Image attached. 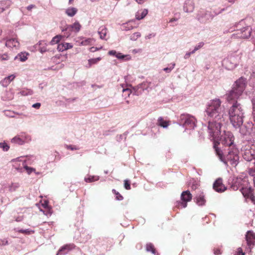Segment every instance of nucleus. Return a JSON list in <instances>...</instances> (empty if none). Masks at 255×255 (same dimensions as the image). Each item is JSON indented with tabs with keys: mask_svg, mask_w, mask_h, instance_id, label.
<instances>
[{
	"mask_svg": "<svg viewBox=\"0 0 255 255\" xmlns=\"http://www.w3.org/2000/svg\"><path fill=\"white\" fill-rule=\"evenodd\" d=\"M19 161V158H16V159H13V160H12V161L13 162H15V163H16V162H17V161Z\"/></svg>",
	"mask_w": 255,
	"mask_h": 255,
	"instance_id": "4d7b16f0",
	"label": "nucleus"
},
{
	"mask_svg": "<svg viewBox=\"0 0 255 255\" xmlns=\"http://www.w3.org/2000/svg\"><path fill=\"white\" fill-rule=\"evenodd\" d=\"M41 211H43V213L47 216H50L52 213V209L50 207L48 206L47 208L44 209V210H40Z\"/></svg>",
	"mask_w": 255,
	"mask_h": 255,
	"instance_id": "c756f323",
	"label": "nucleus"
},
{
	"mask_svg": "<svg viewBox=\"0 0 255 255\" xmlns=\"http://www.w3.org/2000/svg\"><path fill=\"white\" fill-rule=\"evenodd\" d=\"M15 77L14 75L8 76L1 80L0 83L3 87H6L14 79Z\"/></svg>",
	"mask_w": 255,
	"mask_h": 255,
	"instance_id": "dca6fc26",
	"label": "nucleus"
},
{
	"mask_svg": "<svg viewBox=\"0 0 255 255\" xmlns=\"http://www.w3.org/2000/svg\"><path fill=\"white\" fill-rule=\"evenodd\" d=\"M192 195L189 191L182 192L181 194V201H177L176 207L178 208H184L187 206V202L191 201Z\"/></svg>",
	"mask_w": 255,
	"mask_h": 255,
	"instance_id": "0eeeda50",
	"label": "nucleus"
},
{
	"mask_svg": "<svg viewBox=\"0 0 255 255\" xmlns=\"http://www.w3.org/2000/svg\"><path fill=\"white\" fill-rule=\"evenodd\" d=\"M191 54V53H190V52L187 53L185 55V56H184V58H185V59L188 58L190 56Z\"/></svg>",
	"mask_w": 255,
	"mask_h": 255,
	"instance_id": "603ef678",
	"label": "nucleus"
},
{
	"mask_svg": "<svg viewBox=\"0 0 255 255\" xmlns=\"http://www.w3.org/2000/svg\"><path fill=\"white\" fill-rule=\"evenodd\" d=\"M206 200L204 198L203 193H201L196 197V203L199 206H202L205 204Z\"/></svg>",
	"mask_w": 255,
	"mask_h": 255,
	"instance_id": "a211bd4d",
	"label": "nucleus"
},
{
	"mask_svg": "<svg viewBox=\"0 0 255 255\" xmlns=\"http://www.w3.org/2000/svg\"><path fill=\"white\" fill-rule=\"evenodd\" d=\"M24 162L23 163L24 168L26 170L27 173L30 174L32 172L35 171V169L33 168L29 167L27 165H24Z\"/></svg>",
	"mask_w": 255,
	"mask_h": 255,
	"instance_id": "7c9ffc66",
	"label": "nucleus"
},
{
	"mask_svg": "<svg viewBox=\"0 0 255 255\" xmlns=\"http://www.w3.org/2000/svg\"><path fill=\"white\" fill-rule=\"evenodd\" d=\"M74 0H69V3L70 4L72 3V2Z\"/></svg>",
	"mask_w": 255,
	"mask_h": 255,
	"instance_id": "052dcab7",
	"label": "nucleus"
},
{
	"mask_svg": "<svg viewBox=\"0 0 255 255\" xmlns=\"http://www.w3.org/2000/svg\"><path fill=\"white\" fill-rule=\"evenodd\" d=\"M112 192L117 195L116 199L117 200H122L123 199V197L115 189H113Z\"/></svg>",
	"mask_w": 255,
	"mask_h": 255,
	"instance_id": "72a5a7b5",
	"label": "nucleus"
},
{
	"mask_svg": "<svg viewBox=\"0 0 255 255\" xmlns=\"http://www.w3.org/2000/svg\"><path fill=\"white\" fill-rule=\"evenodd\" d=\"M124 187L127 190L130 189V182L128 180H124Z\"/></svg>",
	"mask_w": 255,
	"mask_h": 255,
	"instance_id": "473e14b6",
	"label": "nucleus"
},
{
	"mask_svg": "<svg viewBox=\"0 0 255 255\" xmlns=\"http://www.w3.org/2000/svg\"><path fill=\"white\" fill-rule=\"evenodd\" d=\"M253 180H254V184H255V176L254 177V178L253 179Z\"/></svg>",
	"mask_w": 255,
	"mask_h": 255,
	"instance_id": "680f3d73",
	"label": "nucleus"
},
{
	"mask_svg": "<svg viewBox=\"0 0 255 255\" xmlns=\"http://www.w3.org/2000/svg\"><path fill=\"white\" fill-rule=\"evenodd\" d=\"M177 20V18H171L170 20H169V22H172L174 21H176Z\"/></svg>",
	"mask_w": 255,
	"mask_h": 255,
	"instance_id": "6e6d98bb",
	"label": "nucleus"
},
{
	"mask_svg": "<svg viewBox=\"0 0 255 255\" xmlns=\"http://www.w3.org/2000/svg\"><path fill=\"white\" fill-rule=\"evenodd\" d=\"M157 125L163 128H167L169 125V123L164 121L162 117H159L157 120Z\"/></svg>",
	"mask_w": 255,
	"mask_h": 255,
	"instance_id": "4be33fe9",
	"label": "nucleus"
},
{
	"mask_svg": "<svg viewBox=\"0 0 255 255\" xmlns=\"http://www.w3.org/2000/svg\"><path fill=\"white\" fill-rule=\"evenodd\" d=\"M101 60V57H98L97 58H92L88 60V68L91 67V66L93 64H97L99 61Z\"/></svg>",
	"mask_w": 255,
	"mask_h": 255,
	"instance_id": "a878e982",
	"label": "nucleus"
},
{
	"mask_svg": "<svg viewBox=\"0 0 255 255\" xmlns=\"http://www.w3.org/2000/svg\"><path fill=\"white\" fill-rule=\"evenodd\" d=\"M245 254L243 252L242 248H239L237 249V253L235 255H245Z\"/></svg>",
	"mask_w": 255,
	"mask_h": 255,
	"instance_id": "58836bf2",
	"label": "nucleus"
},
{
	"mask_svg": "<svg viewBox=\"0 0 255 255\" xmlns=\"http://www.w3.org/2000/svg\"><path fill=\"white\" fill-rule=\"evenodd\" d=\"M0 59L2 61L7 60L9 59V57L7 54H3L1 55Z\"/></svg>",
	"mask_w": 255,
	"mask_h": 255,
	"instance_id": "ea45409f",
	"label": "nucleus"
},
{
	"mask_svg": "<svg viewBox=\"0 0 255 255\" xmlns=\"http://www.w3.org/2000/svg\"><path fill=\"white\" fill-rule=\"evenodd\" d=\"M12 141L18 144H22L24 143V141L19 136H15L13 138Z\"/></svg>",
	"mask_w": 255,
	"mask_h": 255,
	"instance_id": "c85d7f7f",
	"label": "nucleus"
},
{
	"mask_svg": "<svg viewBox=\"0 0 255 255\" xmlns=\"http://www.w3.org/2000/svg\"><path fill=\"white\" fill-rule=\"evenodd\" d=\"M28 55V54L27 53L25 52H21L20 53L18 54L17 56H16L15 57V59L16 58H19V59L22 61L24 62L26 61L27 59V56Z\"/></svg>",
	"mask_w": 255,
	"mask_h": 255,
	"instance_id": "5701e85b",
	"label": "nucleus"
},
{
	"mask_svg": "<svg viewBox=\"0 0 255 255\" xmlns=\"http://www.w3.org/2000/svg\"><path fill=\"white\" fill-rule=\"evenodd\" d=\"M0 148H2L4 151H7L9 146L5 143H0Z\"/></svg>",
	"mask_w": 255,
	"mask_h": 255,
	"instance_id": "f704fd0d",
	"label": "nucleus"
},
{
	"mask_svg": "<svg viewBox=\"0 0 255 255\" xmlns=\"http://www.w3.org/2000/svg\"><path fill=\"white\" fill-rule=\"evenodd\" d=\"M197 51V50H195V48H194V49L192 51L190 52V53H191V54H193V53H194L195 52V51Z\"/></svg>",
	"mask_w": 255,
	"mask_h": 255,
	"instance_id": "bf43d9fd",
	"label": "nucleus"
},
{
	"mask_svg": "<svg viewBox=\"0 0 255 255\" xmlns=\"http://www.w3.org/2000/svg\"><path fill=\"white\" fill-rule=\"evenodd\" d=\"M220 142H215L213 146L215 149L216 155L219 157V159L224 163H226L229 162L230 164L233 166H236L238 163L239 156L238 155V150L234 146L229 148L228 153L226 157H224L222 151L218 147Z\"/></svg>",
	"mask_w": 255,
	"mask_h": 255,
	"instance_id": "7ed1b4c3",
	"label": "nucleus"
},
{
	"mask_svg": "<svg viewBox=\"0 0 255 255\" xmlns=\"http://www.w3.org/2000/svg\"><path fill=\"white\" fill-rule=\"evenodd\" d=\"M16 221L17 222H20L21 221V219L20 218H18L17 219H16Z\"/></svg>",
	"mask_w": 255,
	"mask_h": 255,
	"instance_id": "13d9d810",
	"label": "nucleus"
},
{
	"mask_svg": "<svg viewBox=\"0 0 255 255\" xmlns=\"http://www.w3.org/2000/svg\"><path fill=\"white\" fill-rule=\"evenodd\" d=\"M213 189L218 192H223L226 190V187L223 183L221 178L217 179L213 184Z\"/></svg>",
	"mask_w": 255,
	"mask_h": 255,
	"instance_id": "9b49d317",
	"label": "nucleus"
},
{
	"mask_svg": "<svg viewBox=\"0 0 255 255\" xmlns=\"http://www.w3.org/2000/svg\"><path fill=\"white\" fill-rule=\"evenodd\" d=\"M67 148L68 149H70L71 150H76L77 148L75 147H72L71 145H69V146H67Z\"/></svg>",
	"mask_w": 255,
	"mask_h": 255,
	"instance_id": "864d4df0",
	"label": "nucleus"
},
{
	"mask_svg": "<svg viewBox=\"0 0 255 255\" xmlns=\"http://www.w3.org/2000/svg\"><path fill=\"white\" fill-rule=\"evenodd\" d=\"M98 33L100 36V38L101 39H106L107 33V29L104 26H102L100 27L99 29Z\"/></svg>",
	"mask_w": 255,
	"mask_h": 255,
	"instance_id": "6ab92c4d",
	"label": "nucleus"
},
{
	"mask_svg": "<svg viewBox=\"0 0 255 255\" xmlns=\"http://www.w3.org/2000/svg\"><path fill=\"white\" fill-rule=\"evenodd\" d=\"M73 46V45L70 43H61L58 45L57 50L59 51H63L69 49H71Z\"/></svg>",
	"mask_w": 255,
	"mask_h": 255,
	"instance_id": "2eb2a0df",
	"label": "nucleus"
},
{
	"mask_svg": "<svg viewBox=\"0 0 255 255\" xmlns=\"http://www.w3.org/2000/svg\"><path fill=\"white\" fill-rule=\"evenodd\" d=\"M62 36L60 35H57L54 36L50 42L51 45L58 43L61 39Z\"/></svg>",
	"mask_w": 255,
	"mask_h": 255,
	"instance_id": "cd10ccee",
	"label": "nucleus"
},
{
	"mask_svg": "<svg viewBox=\"0 0 255 255\" xmlns=\"http://www.w3.org/2000/svg\"><path fill=\"white\" fill-rule=\"evenodd\" d=\"M117 52L115 50H111V51H109L108 54L110 55H112V56H116V55L117 54Z\"/></svg>",
	"mask_w": 255,
	"mask_h": 255,
	"instance_id": "de8ad7c7",
	"label": "nucleus"
},
{
	"mask_svg": "<svg viewBox=\"0 0 255 255\" xmlns=\"http://www.w3.org/2000/svg\"><path fill=\"white\" fill-rule=\"evenodd\" d=\"M7 47L17 49L19 47V43L16 38H10L7 39L5 44Z\"/></svg>",
	"mask_w": 255,
	"mask_h": 255,
	"instance_id": "4468645a",
	"label": "nucleus"
},
{
	"mask_svg": "<svg viewBox=\"0 0 255 255\" xmlns=\"http://www.w3.org/2000/svg\"><path fill=\"white\" fill-rule=\"evenodd\" d=\"M241 53L234 52L231 53L223 61V65L228 70H232L235 68L240 63L241 60Z\"/></svg>",
	"mask_w": 255,
	"mask_h": 255,
	"instance_id": "39448f33",
	"label": "nucleus"
},
{
	"mask_svg": "<svg viewBox=\"0 0 255 255\" xmlns=\"http://www.w3.org/2000/svg\"><path fill=\"white\" fill-rule=\"evenodd\" d=\"M146 250L147 252H151L152 254H155L156 253L155 249L152 243H147L146 245Z\"/></svg>",
	"mask_w": 255,
	"mask_h": 255,
	"instance_id": "393cba45",
	"label": "nucleus"
},
{
	"mask_svg": "<svg viewBox=\"0 0 255 255\" xmlns=\"http://www.w3.org/2000/svg\"><path fill=\"white\" fill-rule=\"evenodd\" d=\"M99 179V177L98 176H89L87 178H85V181L86 182H92L98 181Z\"/></svg>",
	"mask_w": 255,
	"mask_h": 255,
	"instance_id": "bb28decb",
	"label": "nucleus"
},
{
	"mask_svg": "<svg viewBox=\"0 0 255 255\" xmlns=\"http://www.w3.org/2000/svg\"><path fill=\"white\" fill-rule=\"evenodd\" d=\"M240 191L245 198L250 199L255 203V197L253 194V190L251 188L249 181H248V184L246 186H244L243 187H242Z\"/></svg>",
	"mask_w": 255,
	"mask_h": 255,
	"instance_id": "1a4fd4ad",
	"label": "nucleus"
},
{
	"mask_svg": "<svg viewBox=\"0 0 255 255\" xmlns=\"http://www.w3.org/2000/svg\"><path fill=\"white\" fill-rule=\"evenodd\" d=\"M42 207L45 209L48 207V202L47 200H44L43 202L41 203Z\"/></svg>",
	"mask_w": 255,
	"mask_h": 255,
	"instance_id": "a19ab883",
	"label": "nucleus"
},
{
	"mask_svg": "<svg viewBox=\"0 0 255 255\" xmlns=\"http://www.w3.org/2000/svg\"><path fill=\"white\" fill-rule=\"evenodd\" d=\"M40 106H41L40 103H37L34 104L32 105V107H33V108H36V109H39V108H40Z\"/></svg>",
	"mask_w": 255,
	"mask_h": 255,
	"instance_id": "49530a36",
	"label": "nucleus"
},
{
	"mask_svg": "<svg viewBox=\"0 0 255 255\" xmlns=\"http://www.w3.org/2000/svg\"><path fill=\"white\" fill-rule=\"evenodd\" d=\"M23 92H24L23 91H22V95H24Z\"/></svg>",
	"mask_w": 255,
	"mask_h": 255,
	"instance_id": "e2e57ef3",
	"label": "nucleus"
},
{
	"mask_svg": "<svg viewBox=\"0 0 255 255\" xmlns=\"http://www.w3.org/2000/svg\"><path fill=\"white\" fill-rule=\"evenodd\" d=\"M246 85V79L241 78L237 80L233 85L232 90L227 96L229 102H234L230 108L228 114L231 123L235 128H239L244 122V113L241 105L237 100L242 94Z\"/></svg>",
	"mask_w": 255,
	"mask_h": 255,
	"instance_id": "f257e3e1",
	"label": "nucleus"
},
{
	"mask_svg": "<svg viewBox=\"0 0 255 255\" xmlns=\"http://www.w3.org/2000/svg\"><path fill=\"white\" fill-rule=\"evenodd\" d=\"M175 65V64H173L172 67H170V68H167H167H164L163 70L165 71L166 72H170L171 71V70L172 69H173Z\"/></svg>",
	"mask_w": 255,
	"mask_h": 255,
	"instance_id": "c03bdc74",
	"label": "nucleus"
},
{
	"mask_svg": "<svg viewBox=\"0 0 255 255\" xmlns=\"http://www.w3.org/2000/svg\"><path fill=\"white\" fill-rule=\"evenodd\" d=\"M78 10L75 7H69L66 10V13L69 16L72 17L76 14Z\"/></svg>",
	"mask_w": 255,
	"mask_h": 255,
	"instance_id": "aec40b11",
	"label": "nucleus"
},
{
	"mask_svg": "<svg viewBox=\"0 0 255 255\" xmlns=\"http://www.w3.org/2000/svg\"><path fill=\"white\" fill-rule=\"evenodd\" d=\"M248 181L249 179L247 177H245L244 178H237L233 182L231 186V188L234 190H237L239 189H240L242 187H243L244 186H246L248 184Z\"/></svg>",
	"mask_w": 255,
	"mask_h": 255,
	"instance_id": "9d476101",
	"label": "nucleus"
},
{
	"mask_svg": "<svg viewBox=\"0 0 255 255\" xmlns=\"http://www.w3.org/2000/svg\"><path fill=\"white\" fill-rule=\"evenodd\" d=\"M204 45V43L203 42H200L198 45L195 47V50H198V49L202 48Z\"/></svg>",
	"mask_w": 255,
	"mask_h": 255,
	"instance_id": "37998d69",
	"label": "nucleus"
},
{
	"mask_svg": "<svg viewBox=\"0 0 255 255\" xmlns=\"http://www.w3.org/2000/svg\"><path fill=\"white\" fill-rule=\"evenodd\" d=\"M180 123L186 127L193 128L196 126L197 120L196 118L188 114H181L180 116Z\"/></svg>",
	"mask_w": 255,
	"mask_h": 255,
	"instance_id": "423d86ee",
	"label": "nucleus"
},
{
	"mask_svg": "<svg viewBox=\"0 0 255 255\" xmlns=\"http://www.w3.org/2000/svg\"><path fill=\"white\" fill-rule=\"evenodd\" d=\"M214 254L216 255H219L222 254L221 250L219 248H216L214 249Z\"/></svg>",
	"mask_w": 255,
	"mask_h": 255,
	"instance_id": "79ce46f5",
	"label": "nucleus"
},
{
	"mask_svg": "<svg viewBox=\"0 0 255 255\" xmlns=\"http://www.w3.org/2000/svg\"><path fill=\"white\" fill-rule=\"evenodd\" d=\"M241 32H242V34L239 37L242 38H247L250 36L251 31L248 28H245L243 31L241 30Z\"/></svg>",
	"mask_w": 255,
	"mask_h": 255,
	"instance_id": "b1692460",
	"label": "nucleus"
},
{
	"mask_svg": "<svg viewBox=\"0 0 255 255\" xmlns=\"http://www.w3.org/2000/svg\"><path fill=\"white\" fill-rule=\"evenodd\" d=\"M35 5L31 4L27 7V9L29 10H30L32 8L34 7Z\"/></svg>",
	"mask_w": 255,
	"mask_h": 255,
	"instance_id": "8fccbe9b",
	"label": "nucleus"
},
{
	"mask_svg": "<svg viewBox=\"0 0 255 255\" xmlns=\"http://www.w3.org/2000/svg\"><path fill=\"white\" fill-rule=\"evenodd\" d=\"M127 103H129L128 101H127Z\"/></svg>",
	"mask_w": 255,
	"mask_h": 255,
	"instance_id": "0e129e2a",
	"label": "nucleus"
},
{
	"mask_svg": "<svg viewBox=\"0 0 255 255\" xmlns=\"http://www.w3.org/2000/svg\"><path fill=\"white\" fill-rule=\"evenodd\" d=\"M136 1L138 3L141 4L143 2L144 0H136Z\"/></svg>",
	"mask_w": 255,
	"mask_h": 255,
	"instance_id": "5fc2aeb1",
	"label": "nucleus"
},
{
	"mask_svg": "<svg viewBox=\"0 0 255 255\" xmlns=\"http://www.w3.org/2000/svg\"><path fill=\"white\" fill-rule=\"evenodd\" d=\"M93 39L91 38H87L81 42V44L83 45H87L90 44L92 41Z\"/></svg>",
	"mask_w": 255,
	"mask_h": 255,
	"instance_id": "2f4dec72",
	"label": "nucleus"
},
{
	"mask_svg": "<svg viewBox=\"0 0 255 255\" xmlns=\"http://www.w3.org/2000/svg\"><path fill=\"white\" fill-rule=\"evenodd\" d=\"M116 57L119 59H123L125 57V56L122 55L121 53H117Z\"/></svg>",
	"mask_w": 255,
	"mask_h": 255,
	"instance_id": "a18cd8bd",
	"label": "nucleus"
},
{
	"mask_svg": "<svg viewBox=\"0 0 255 255\" xmlns=\"http://www.w3.org/2000/svg\"><path fill=\"white\" fill-rule=\"evenodd\" d=\"M81 28V25L79 23V22L78 21H76L73 24L67 25L66 28H65V30L68 31V32H69L68 35H69L71 34L70 33V32L74 31L75 32H78L80 30Z\"/></svg>",
	"mask_w": 255,
	"mask_h": 255,
	"instance_id": "ddd939ff",
	"label": "nucleus"
},
{
	"mask_svg": "<svg viewBox=\"0 0 255 255\" xmlns=\"http://www.w3.org/2000/svg\"><path fill=\"white\" fill-rule=\"evenodd\" d=\"M246 238L249 248L251 250L255 244V234L251 231H248Z\"/></svg>",
	"mask_w": 255,
	"mask_h": 255,
	"instance_id": "f8f14e48",
	"label": "nucleus"
},
{
	"mask_svg": "<svg viewBox=\"0 0 255 255\" xmlns=\"http://www.w3.org/2000/svg\"><path fill=\"white\" fill-rule=\"evenodd\" d=\"M123 93L124 94L125 96H128L129 97L130 95L131 91L129 89L127 88V89H124L123 90Z\"/></svg>",
	"mask_w": 255,
	"mask_h": 255,
	"instance_id": "c9c22d12",
	"label": "nucleus"
},
{
	"mask_svg": "<svg viewBox=\"0 0 255 255\" xmlns=\"http://www.w3.org/2000/svg\"><path fill=\"white\" fill-rule=\"evenodd\" d=\"M219 140L225 146H229L230 148L233 146L234 136L230 131H224Z\"/></svg>",
	"mask_w": 255,
	"mask_h": 255,
	"instance_id": "6e6552de",
	"label": "nucleus"
},
{
	"mask_svg": "<svg viewBox=\"0 0 255 255\" xmlns=\"http://www.w3.org/2000/svg\"><path fill=\"white\" fill-rule=\"evenodd\" d=\"M74 245H66L63 246L59 251L57 255L59 254H66L67 252L74 248Z\"/></svg>",
	"mask_w": 255,
	"mask_h": 255,
	"instance_id": "f3484780",
	"label": "nucleus"
},
{
	"mask_svg": "<svg viewBox=\"0 0 255 255\" xmlns=\"http://www.w3.org/2000/svg\"><path fill=\"white\" fill-rule=\"evenodd\" d=\"M208 131L210 137L214 140V144L218 141L219 135L221 134V128L223 121H216L208 120Z\"/></svg>",
	"mask_w": 255,
	"mask_h": 255,
	"instance_id": "20e7f679",
	"label": "nucleus"
},
{
	"mask_svg": "<svg viewBox=\"0 0 255 255\" xmlns=\"http://www.w3.org/2000/svg\"><path fill=\"white\" fill-rule=\"evenodd\" d=\"M221 103L222 102L219 99L210 101L208 103L205 111L208 120L216 121H224V111L221 107Z\"/></svg>",
	"mask_w": 255,
	"mask_h": 255,
	"instance_id": "f03ea898",
	"label": "nucleus"
},
{
	"mask_svg": "<svg viewBox=\"0 0 255 255\" xmlns=\"http://www.w3.org/2000/svg\"><path fill=\"white\" fill-rule=\"evenodd\" d=\"M99 49V48H98L97 47H92L90 49V51H91L92 52H95Z\"/></svg>",
	"mask_w": 255,
	"mask_h": 255,
	"instance_id": "09e8293b",
	"label": "nucleus"
},
{
	"mask_svg": "<svg viewBox=\"0 0 255 255\" xmlns=\"http://www.w3.org/2000/svg\"><path fill=\"white\" fill-rule=\"evenodd\" d=\"M148 10L146 9H143L140 13L138 12L136 15L135 17L137 20H140L143 18L147 14Z\"/></svg>",
	"mask_w": 255,
	"mask_h": 255,
	"instance_id": "412c9836",
	"label": "nucleus"
},
{
	"mask_svg": "<svg viewBox=\"0 0 255 255\" xmlns=\"http://www.w3.org/2000/svg\"><path fill=\"white\" fill-rule=\"evenodd\" d=\"M8 244V241L5 239H1L0 240V246H5Z\"/></svg>",
	"mask_w": 255,
	"mask_h": 255,
	"instance_id": "4c0bfd02",
	"label": "nucleus"
},
{
	"mask_svg": "<svg viewBox=\"0 0 255 255\" xmlns=\"http://www.w3.org/2000/svg\"><path fill=\"white\" fill-rule=\"evenodd\" d=\"M18 232L19 233H22V234H29L31 233H34L33 231H30V230H29L28 229L27 230H22V229H21V230H18Z\"/></svg>",
	"mask_w": 255,
	"mask_h": 255,
	"instance_id": "e433bc0d",
	"label": "nucleus"
},
{
	"mask_svg": "<svg viewBox=\"0 0 255 255\" xmlns=\"http://www.w3.org/2000/svg\"><path fill=\"white\" fill-rule=\"evenodd\" d=\"M40 51L41 52V53H43V52H45V51H46V48H42L41 47L39 49Z\"/></svg>",
	"mask_w": 255,
	"mask_h": 255,
	"instance_id": "3c124183",
	"label": "nucleus"
}]
</instances>
